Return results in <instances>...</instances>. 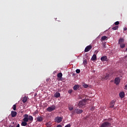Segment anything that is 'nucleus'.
Segmentation results:
<instances>
[{"label": "nucleus", "instance_id": "nucleus-1", "mask_svg": "<svg viewBox=\"0 0 127 127\" xmlns=\"http://www.w3.org/2000/svg\"><path fill=\"white\" fill-rule=\"evenodd\" d=\"M55 110H56V106L52 105V106H50L47 108V112L51 113V112H53V111H55Z\"/></svg>", "mask_w": 127, "mask_h": 127}, {"label": "nucleus", "instance_id": "nucleus-2", "mask_svg": "<svg viewBox=\"0 0 127 127\" xmlns=\"http://www.w3.org/2000/svg\"><path fill=\"white\" fill-rule=\"evenodd\" d=\"M75 113H76V114H82V113H83V110H80V109H75V111H73L71 112V114L72 115H74V114H75Z\"/></svg>", "mask_w": 127, "mask_h": 127}, {"label": "nucleus", "instance_id": "nucleus-3", "mask_svg": "<svg viewBox=\"0 0 127 127\" xmlns=\"http://www.w3.org/2000/svg\"><path fill=\"white\" fill-rule=\"evenodd\" d=\"M86 105V101L85 100H82V101H80L78 104V106L79 108H82L83 106Z\"/></svg>", "mask_w": 127, "mask_h": 127}, {"label": "nucleus", "instance_id": "nucleus-4", "mask_svg": "<svg viewBox=\"0 0 127 127\" xmlns=\"http://www.w3.org/2000/svg\"><path fill=\"white\" fill-rule=\"evenodd\" d=\"M112 126V124L109 122H104L102 124L101 127H111Z\"/></svg>", "mask_w": 127, "mask_h": 127}, {"label": "nucleus", "instance_id": "nucleus-5", "mask_svg": "<svg viewBox=\"0 0 127 127\" xmlns=\"http://www.w3.org/2000/svg\"><path fill=\"white\" fill-rule=\"evenodd\" d=\"M63 119V118H62V117H57L55 118V122H56V123L59 124V123H61V122H62Z\"/></svg>", "mask_w": 127, "mask_h": 127}, {"label": "nucleus", "instance_id": "nucleus-6", "mask_svg": "<svg viewBox=\"0 0 127 127\" xmlns=\"http://www.w3.org/2000/svg\"><path fill=\"white\" fill-rule=\"evenodd\" d=\"M114 81L116 85H119L121 82V79L119 78V77H116L115 78Z\"/></svg>", "mask_w": 127, "mask_h": 127}, {"label": "nucleus", "instance_id": "nucleus-7", "mask_svg": "<svg viewBox=\"0 0 127 127\" xmlns=\"http://www.w3.org/2000/svg\"><path fill=\"white\" fill-rule=\"evenodd\" d=\"M91 49H92V46H91V45L87 46L85 48V49L84 50V52H89V51H90Z\"/></svg>", "mask_w": 127, "mask_h": 127}, {"label": "nucleus", "instance_id": "nucleus-8", "mask_svg": "<svg viewBox=\"0 0 127 127\" xmlns=\"http://www.w3.org/2000/svg\"><path fill=\"white\" fill-rule=\"evenodd\" d=\"M115 104H116V100H112V101L110 102V108H114V107H115Z\"/></svg>", "mask_w": 127, "mask_h": 127}, {"label": "nucleus", "instance_id": "nucleus-9", "mask_svg": "<svg viewBox=\"0 0 127 127\" xmlns=\"http://www.w3.org/2000/svg\"><path fill=\"white\" fill-rule=\"evenodd\" d=\"M17 115V113L15 111H12L11 112V116L12 118H15V117H16V115Z\"/></svg>", "mask_w": 127, "mask_h": 127}, {"label": "nucleus", "instance_id": "nucleus-10", "mask_svg": "<svg viewBox=\"0 0 127 127\" xmlns=\"http://www.w3.org/2000/svg\"><path fill=\"white\" fill-rule=\"evenodd\" d=\"M44 118L42 116H39L37 118V122H41L42 121H43Z\"/></svg>", "mask_w": 127, "mask_h": 127}, {"label": "nucleus", "instance_id": "nucleus-11", "mask_svg": "<svg viewBox=\"0 0 127 127\" xmlns=\"http://www.w3.org/2000/svg\"><path fill=\"white\" fill-rule=\"evenodd\" d=\"M101 60L102 62L108 61V57L107 56H103L101 57Z\"/></svg>", "mask_w": 127, "mask_h": 127}, {"label": "nucleus", "instance_id": "nucleus-12", "mask_svg": "<svg viewBox=\"0 0 127 127\" xmlns=\"http://www.w3.org/2000/svg\"><path fill=\"white\" fill-rule=\"evenodd\" d=\"M91 60H92V61H96V60H97V56L95 54H94L92 56Z\"/></svg>", "mask_w": 127, "mask_h": 127}, {"label": "nucleus", "instance_id": "nucleus-13", "mask_svg": "<svg viewBox=\"0 0 127 127\" xmlns=\"http://www.w3.org/2000/svg\"><path fill=\"white\" fill-rule=\"evenodd\" d=\"M61 94L59 92H56L55 94H54V96L55 98H59V97H60Z\"/></svg>", "mask_w": 127, "mask_h": 127}, {"label": "nucleus", "instance_id": "nucleus-14", "mask_svg": "<svg viewBox=\"0 0 127 127\" xmlns=\"http://www.w3.org/2000/svg\"><path fill=\"white\" fill-rule=\"evenodd\" d=\"M112 77L110 76V74H106V75L104 77V79L105 80H108V79H111Z\"/></svg>", "mask_w": 127, "mask_h": 127}, {"label": "nucleus", "instance_id": "nucleus-15", "mask_svg": "<svg viewBox=\"0 0 127 127\" xmlns=\"http://www.w3.org/2000/svg\"><path fill=\"white\" fill-rule=\"evenodd\" d=\"M104 40H108V37L106 36H102L101 39V41H103Z\"/></svg>", "mask_w": 127, "mask_h": 127}, {"label": "nucleus", "instance_id": "nucleus-16", "mask_svg": "<svg viewBox=\"0 0 127 127\" xmlns=\"http://www.w3.org/2000/svg\"><path fill=\"white\" fill-rule=\"evenodd\" d=\"M119 96L120 97V98H121L122 99H123V98H124V97H125V92H122L119 94Z\"/></svg>", "mask_w": 127, "mask_h": 127}, {"label": "nucleus", "instance_id": "nucleus-17", "mask_svg": "<svg viewBox=\"0 0 127 127\" xmlns=\"http://www.w3.org/2000/svg\"><path fill=\"white\" fill-rule=\"evenodd\" d=\"M79 87L80 86L79 85H75L73 86V90H74L75 91H77L78 89H79Z\"/></svg>", "mask_w": 127, "mask_h": 127}, {"label": "nucleus", "instance_id": "nucleus-18", "mask_svg": "<svg viewBox=\"0 0 127 127\" xmlns=\"http://www.w3.org/2000/svg\"><path fill=\"white\" fill-rule=\"evenodd\" d=\"M21 126H22V127H26V126H27V123L23 121L21 123Z\"/></svg>", "mask_w": 127, "mask_h": 127}, {"label": "nucleus", "instance_id": "nucleus-19", "mask_svg": "<svg viewBox=\"0 0 127 127\" xmlns=\"http://www.w3.org/2000/svg\"><path fill=\"white\" fill-rule=\"evenodd\" d=\"M22 102L24 103H26V102H27V97H26V96L24 97L22 99Z\"/></svg>", "mask_w": 127, "mask_h": 127}, {"label": "nucleus", "instance_id": "nucleus-20", "mask_svg": "<svg viewBox=\"0 0 127 127\" xmlns=\"http://www.w3.org/2000/svg\"><path fill=\"white\" fill-rule=\"evenodd\" d=\"M28 120L30 121L31 122L33 121V117L31 116H29V117L28 118Z\"/></svg>", "mask_w": 127, "mask_h": 127}, {"label": "nucleus", "instance_id": "nucleus-21", "mask_svg": "<svg viewBox=\"0 0 127 127\" xmlns=\"http://www.w3.org/2000/svg\"><path fill=\"white\" fill-rule=\"evenodd\" d=\"M52 126L51 122H48V123L46 124V127H51Z\"/></svg>", "mask_w": 127, "mask_h": 127}, {"label": "nucleus", "instance_id": "nucleus-22", "mask_svg": "<svg viewBox=\"0 0 127 127\" xmlns=\"http://www.w3.org/2000/svg\"><path fill=\"white\" fill-rule=\"evenodd\" d=\"M62 76H63V74H62V73L61 72L59 73L57 75L58 78H62Z\"/></svg>", "mask_w": 127, "mask_h": 127}, {"label": "nucleus", "instance_id": "nucleus-23", "mask_svg": "<svg viewBox=\"0 0 127 127\" xmlns=\"http://www.w3.org/2000/svg\"><path fill=\"white\" fill-rule=\"evenodd\" d=\"M124 42V39L123 38H120V40H119V44H121Z\"/></svg>", "mask_w": 127, "mask_h": 127}, {"label": "nucleus", "instance_id": "nucleus-24", "mask_svg": "<svg viewBox=\"0 0 127 127\" xmlns=\"http://www.w3.org/2000/svg\"><path fill=\"white\" fill-rule=\"evenodd\" d=\"M121 48H125L126 45L125 44H120Z\"/></svg>", "mask_w": 127, "mask_h": 127}, {"label": "nucleus", "instance_id": "nucleus-25", "mask_svg": "<svg viewBox=\"0 0 127 127\" xmlns=\"http://www.w3.org/2000/svg\"><path fill=\"white\" fill-rule=\"evenodd\" d=\"M12 110H13V111H16V105L14 104L13 105L12 107Z\"/></svg>", "mask_w": 127, "mask_h": 127}, {"label": "nucleus", "instance_id": "nucleus-26", "mask_svg": "<svg viewBox=\"0 0 127 127\" xmlns=\"http://www.w3.org/2000/svg\"><path fill=\"white\" fill-rule=\"evenodd\" d=\"M9 127H15V125L14 124V122L11 123V125H10Z\"/></svg>", "mask_w": 127, "mask_h": 127}, {"label": "nucleus", "instance_id": "nucleus-27", "mask_svg": "<svg viewBox=\"0 0 127 127\" xmlns=\"http://www.w3.org/2000/svg\"><path fill=\"white\" fill-rule=\"evenodd\" d=\"M119 28V26H116L115 27H114L112 28V29L113 30H117V29H118Z\"/></svg>", "mask_w": 127, "mask_h": 127}, {"label": "nucleus", "instance_id": "nucleus-28", "mask_svg": "<svg viewBox=\"0 0 127 127\" xmlns=\"http://www.w3.org/2000/svg\"><path fill=\"white\" fill-rule=\"evenodd\" d=\"M73 109H74V107L72 106L68 107L69 111H73Z\"/></svg>", "mask_w": 127, "mask_h": 127}, {"label": "nucleus", "instance_id": "nucleus-29", "mask_svg": "<svg viewBox=\"0 0 127 127\" xmlns=\"http://www.w3.org/2000/svg\"><path fill=\"white\" fill-rule=\"evenodd\" d=\"M23 122H25L26 123H27L28 122V118H23Z\"/></svg>", "mask_w": 127, "mask_h": 127}, {"label": "nucleus", "instance_id": "nucleus-30", "mask_svg": "<svg viewBox=\"0 0 127 127\" xmlns=\"http://www.w3.org/2000/svg\"><path fill=\"white\" fill-rule=\"evenodd\" d=\"M106 42L102 43V46L103 47H104V48H106Z\"/></svg>", "mask_w": 127, "mask_h": 127}, {"label": "nucleus", "instance_id": "nucleus-31", "mask_svg": "<svg viewBox=\"0 0 127 127\" xmlns=\"http://www.w3.org/2000/svg\"><path fill=\"white\" fill-rule=\"evenodd\" d=\"M29 116H28V115H27V114H25L24 115V118H25V119H28V117H29Z\"/></svg>", "mask_w": 127, "mask_h": 127}, {"label": "nucleus", "instance_id": "nucleus-32", "mask_svg": "<svg viewBox=\"0 0 127 127\" xmlns=\"http://www.w3.org/2000/svg\"><path fill=\"white\" fill-rule=\"evenodd\" d=\"M80 72H81V70L79 69H77L76 70V72L77 73V74H79V73H80Z\"/></svg>", "mask_w": 127, "mask_h": 127}, {"label": "nucleus", "instance_id": "nucleus-33", "mask_svg": "<svg viewBox=\"0 0 127 127\" xmlns=\"http://www.w3.org/2000/svg\"><path fill=\"white\" fill-rule=\"evenodd\" d=\"M114 24L115 25H119V24H120V22L119 21H116V22L114 23Z\"/></svg>", "mask_w": 127, "mask_h": 127}, {"label": "nucleus", "instance_id": "nucleus-34", "mask_svg": "<svg viewBox=\"0 0 127 127\" xmlns=\"http://www.w3.org/2000/svg\"><path fill=\"white\" fill-rule=\"evenodd\" d=\"M83 87H84V88H87L88 87V84H83Z\"/></svg>", "mask_w": 127, "mask_h": 127}, {"label": "nucleus", "instance_id": "nucleus-35", "mask_svg": "<svg viewBox=\"0 0 127 127\" xmlns=\"http://www.w3.org/2000/svg\"><path fill=\"white\" fill-rule=\"evenodd\" d=\"M83 64H87V60H85L83 61Z\"/></svg>", "mask_w": 127, "mask_h": 127}, {"label": "nucleus", "instance_id": "nucleus-36", "mask_svg": "<svg viewBox=\"0 0 127 127\" xmlns=\"http://www.w3.org/2000/svg\"><path fill=\"white\" fill-rule=\"evenodd\" d=\"M127 30V27H125L124 28V31H126Z\"/></svg>", "mask_w": 127, "mask_h": 127}, {"label": "nucleus", "instance_id": "nucleus-37", "mask_svg": "<svg viewBox=\"0 0 127 127\" xmlns=\"http://www.w3.org/2000/svg\"><path fill=\"white\" fill-rule=\"evenodd\" d=\"M125 89H126V90H127V84H126V85L125 86Z\"/></svg>", "mask_w": 127, "mask_h": 127}, {"label": "nucleus", "instance_id": "nucleus-38", "mask_svg": "<svg viewBox=\"0 0 127 127\" xmlns=\"http://www.w3.org/2000/svg\"><path fill=\"white\" fill-rule=\"evenodd\" d=\"M57 127H62V126L59 125L57 126Z\"/></svg>", "mask_w": 127, "mask_h": 127}, {"label": "nucleus", "instance_id": "nucleus-39", "mask_svg": "<svg viewBox=\"0 0 127 127\" xmlns=\"http://www.w3.org/2000/svg\"><path fill=\"white\" fill-rule=\"evenodd\" d=\"M49 80H50V79L47 78V79H46L47 82H49Z\"/></svg>", "mask_w": 127, "mask_h": 127}, {"label": "nucleus", "instance_id": "nucleus-40", "mask_svg": "<svg viewBox=\"0 0 127 127\" xmlns=\"http://www.w3.org/2000/svg\"><path fill=\"white\" fill-rule=\"evenodd\" d=\"M68 92H70V93H71L72 90H69Z\"/></svg>", "mask_w": 127, "mask_h": 127}, {"label": "nucleus", "instance_id": "nucleus-41", "mask_svg": "<svg viewBox=\"0 0 127 127\" xmlns=\"http://www.w3.org/2000/svg\"><path fill=\"white\" fill-rule=\"evenodd\" d=\"M125 51H126V52H127V48L126 49Z\"/></svg>", "mask_w": 127, "mask_h": 127}]
</instances>
